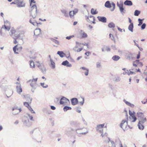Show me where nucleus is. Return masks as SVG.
Listing matches in <instances>:
<instances>
[{
  "mask_svg": "<svg viewBox=\"0 0 147 147\" xmlns=\"http://www.w3.org/2000/svg\"><path fill=\"white\" fill-rule=\"evenodd\" d=\"M37 80V78L33 79L32 80H30L27 81V82H30V85L32 87L31 89L32 92H34V90L36 88V82Z\"/></svg>",
  "mask_w": 147,
  "mask_h": 147,
  "instance_id": "f257e3e1",
  "label": "nucleus"
},
{
  "mask_svg": "<svg viewBox=\"0 0 147 147\" xmlns=\"http://www.w3.org/2000/svg\"><path fill=\"white\" fill-rule=\"evenodd\" d=\"M76 132L79 135L81 134L85 135L88 133V131L86 128L84 127H79L76 129Z\"/></svg>",
  "mask_w": 147,
  "mask_h": 147,
  "instance_id": "f03ea898",
  "label": "nucleus"
},
{
  "mask_svg": "<svg viewBox=\"0 0 147 147\" xmlns=\"http://www.w3.org/2000/svg\"><path fill=\"white\" fill-rule=\"evenodd\" d=\"M138 120L139 121L138 124L139 129L140 130L143 129L144 128V124L146 121V117L139 119Z\"/></svg>",
  "mask_w": 147,
  "mask_h": 147,
  "instance_id": "7ed1b4c3",
  "label": "nucleus"
},
{
  "mask_svg": "<svg viewBox=\"0 0 147 147\" xmlns=\"http://www.w3.org/2000/svg\"><path fill=\"white\" fill-rule=\"evenodd\" d=\"M31 132L33 134V136L34 137L39 138L41 137V133L38 128L34 129Z\"/></svg>",
  "mask_w": 147,
  "mask_h": 147,
  "instance_id": "20e7f679",
  "label": "nucleus"
},
{
  "mask_svg": "<svg viewBox=\"0 0 147 147\" xmlns=\"http://www.w3.org/2000/svg\"><path fill=\"white\" fill-rule=\"evenodd\" d=\"M86 20V21L89 23H91L92 22L93 24H95V17L92 16H85Z\"/></svg>",
  "mask_w": 147,
  "mask_h": 147,
  "instance_id": "39448f33",
  "label": "nucleus"
},
{
  "mask_svg": "<svg viewBox=\"0 0 147 147\" xmlns=\"http://www.w3.org/2000/svg\"><path fill=\"white\" fill-rule=\"evenodd\" d=\"M105 125V123L97 125L96 128V131L100 133H102L103 131V128Z\"/></svg>",
  "mask_w": 147,
  "mask_h": 147,
  "instance_id": "423d86ee",
  "label": "nucleus"
},
{
  "mask_svg": "<svg viewBox=\"0 0 147 147\" xmlns=\"http://www.w3.org/2000/svg\"><path fill=\"white\" fill-rule=\"evenodd\" d=\"M22 49V46L17 45L13 48V50L15 53L18 54V52H20Z\"/></svg>",
  "mask_w": 147,
  "mask_h": 147,
  "instance_id": "0eeeda50",
  "label": "nucleus"
},
{
  "mask_svg": "<svg viewBox=\"0 0 147 147\" xmlns=\"http://www.w3.org/2000/svg\"><path fill=\"white\" fill-rule=\"evenodd\" d=\"M16 90L17 92L19 94H20L22 92V89L21 85L20 82H16Z\"/></svg>",
  "mask_w": 147,
  "mask_h": 147,
  "instance_id": "6e6552de",
  "label": "nucleus"
},
{
  "mask_svg": "<svg viewBox=\"0 0 147 147\" xmlns=\"http://www.w3.org/2000/svg\"><path fill=\"white\" fill-rule=\"evenodd\" d=\"M117 5L119 7L120 11L122 14L123 15V14L125 12V10L123 7V5L122 3L119 4L118 2L117 3Z\"/></svg>",
  "mask_w": 147,
  "mask_h": 147,
  "instance_id": "1a4fd4ad",
  "label": "nucleus"
},
{
  "mask_svg": "<svg viewBox=\"0 0 147 147\" xmlns=\"http://www.w3.org/2000/svg\"><path fill=\"white\" fill-rule=\"evenodd\" d=\"M76 45L73 48V50L77 52H79L81 51L82 50L83 48H82L80 49H78V46L82 44V43H80L78 41H76Z\"/></svg>",
  "mask_w": 147,
  "mask_h": 147,
  "instance_id": "9d476101",
  "label": "nucleus"
},
{
  "mask_svg": "<svg viewBox=\"0 0 147 147\" xmlns=\"http://www.w3.org/2000/svg\"><path fill=\"white\" fill-rule=\"evenodd\" d=\"M12 114L13 115H15L20 113L22 110L21 108H18L17 107H15L12 109Z\"/></svg>",
  "mask_w": 147,
  "mask_h": 147,
  "instance_id": "9b49d317",
  "label": "nucleus"
},
{
  "mask_svg": "<svg viewBox=\"0 0 147 147\" xmlns=\"http://www.w3.org/2000/svg\"><path fill=\"white\" fill-rule=\"evenodd\" d=\"M4 25L3 26L7 31H9L10 29V23L7 20L4 21Z\"/></svg>",
  "mask_w": 147,
  "mask_h": 147,
  "instance_id": "f8f14e48",
  "label": "nucleus"
},
{
  "mask_svg": "<svg viewBox=\"0 0 147 147\" xmlns=\"http://www.w3.org/2000/svg\"><path fill=\"white\" fill-rule=\"evenodd\" d=\"M69 100L65 97L61 98L60 101V103L61 105H65L67 102H69Z\"/></svg>",
  "mask_w": 147,
  "mask_h": 147,
  "instance_id": "ddd939ff",
  "label": "nucleus"
},
{
  "mask_svg": "<svg viewBox=\"0 0 147 147\" xmlns=\"http://www.w3.org/2000/svg\"><path fill=\"white\" fill-rule=\"evenodd\" d=\"M16 2L18 7H24L25 6L24 4H23V2L22 1L16 0Z\"/></svg>",
  "mask_w": 147,
  "mask_h": 147,
  "instance_id": "4468645a",
  "label": "nucleus"
},
{
  "mask_svg": "<svg viewBox=\"0 0 147 147\" xmlns=\"http://www.w3.org/2000/svg\"><path fill=\"white\" fill-rule=\"evenodd\" d=\"M6 29L3 26H2L0 30V34L1 37H5L6 35Z\"/></svg>",
  "mask_w": 147,
  "mask_h": 147,
  "instance_id": "2eb2a0df",
  "label": "nucleus"
},
{
  "mask_svg": "<svg viewBox=\"0 0 147 147\" xmlns=\"http://www.w3.org/2000/svg\"><path fill=\"white\" fill-rule=\"evenodd\" d=\"M129 113L130 115L129 117V118L131 119H133V120L132 121V122H135L137 119V118L135 115L130 110L129 111Z\"/></svg>",
  "mask_w": 147,
  "mask_h": 147,
  "instance_id": "dca6fc26",
  "label": "nucleus"
},
{
  "mask_svg": "<svg viewBox=\"0 0 147 147\" xmlns=\"http://www.w3.org/2000/svg\"><path fill=\"white\" fill-rule=\"evenodd\" d=\"M127 124V122L126 120H123L120 124V126L121 128L123 129L126 128Z\"/></svg>",
  "mask_w": 147,
  "mask_h": 147,
  "instance_id": "f3484780",
  "label": "nucleus"
},
{
  "mask_svg": "<svg viewBox=\"0 0 147 147\" xmlns=\"http://www.w3.org/2000/svg\"><path fill=\"white\" fill-rule=\"evenodd\" d=\"M24 31H22L20 32L18 34H15V35L16 36L17 38L22 39L24 36Z\"/></svg>",
  "mask_w": 147,
  "mask_h": 147,
  "instance_id": "a211bd4d",
  "label": "nucleus"
},
{
  "mask_svg": "<svg viewBox=\"0 0 147 147\" xmlns=\"http://www.w3.org/2000/svg\"><path fill=\"white\" fill-rule=\"evenodd\" d=\"M132 54L131 53H126L125 56L127 59L128 60H132L134 57H132Z\"/></svg>",
  "mask_w": 147,
  "mask_h": 147,
  "instance_id": "6ab92c4d",
  "label": "nucleus"
},
{
  "mask_svg": "<svg viewBox=\"0 0 147 147\" xmlns=\"http://www.w3.org/2000/svg\"><path fill=\"white\" fill-rule=\"evenodd\" d=\"M97 18L99 21L103 23H106L107 22V19L104 17L98 16Z\"/></svg>",
  "mask_w": 147,
  "mask_h": 147,
  "instance_id": "aec40b11",
  "label": "nucleus"
},
{
  "mask_svg": "<svg viewBox=\"0 0 147 147\" xmlns=\"http://www.w3.org/2000/svg\"><path fill=\"white\" fill-rule=\"evenodd\" d=\"M137 115L138 117V119L145 117L143 113L140 112H138L137 113Z\"/></svg>",
  "mask_w": 147,
  "mask_h": 147,
  "instance_id": "412c9836",
  "label": "nucleus"
},
{
  "mask_svg": "<svg viewBox=\"0 0 147 147\" xmlns=\"http://www.w3.org/2000/svg\"><path fill=\"white\" fill-rule=\"evenodd\" d=\"M71 102L72 105H74L78 103V100L77 98H75L71 99Z\"/></svg>",
  "mask_w": 147,
  "mask_h": 147,
  "instance_id": "4be33fe9",
  "label": "nucleus"
},
{
  "mask_svg": "<svg viewBox=\"0 0 147 147\" xmlns=\"http://www.w3.org/2000/svg\"><path fill=\"white\" fill-rule=\"evenodd\" d=\"M62 65L69 67H71L72 66V65L69 63V62L67 60L63 61L62 63Z\"/></svg>",
  "mask_w": 147,
  "mask_h": 147,
  "instance_id": "5701e85b",
  "label": "nucleus"
},
{
  "mask_svg": "<svg viewBox=\"0 0 147 147\" xmlns=\"http://www.w3.org/2000/svg\"><path fill=\"white\" fill-rule=\"evenodd\" d=\"M80 69H82L84 71H85L84 72V74L85 76H87L88 75L89 72L88 69L84 67H82L80 68Z\"/></svg>",
  "mask_w": 147,
  "mask_h": 147,
  "instance_id": "b1692460",
  "label": "nucleus"
},
{
  "mask_svg": "<svg viewBox=\"0 0 147 147\" xmlns=\"http://www.w3.org/2000/svg\"><path fill=\"white\" fill-rule=\"evenodd\" d=\"M112 3L109 1H107L105 3V6L107 8H110L112 7Z\"/></svg>",
  "mask_w": 147,
  "mask_h": 147,
  "instance_id": "393cba45",
  "label": "nucleus"
},
{
  "mask_svg": "<svg viewBox=\"0 0 147 147\" xmlns=\"http://www.w3.org/2000/svg\"><path fill=\"white\" fill-rule=\"evenodd\" d=\"M41 33V30L40 28L36 29L34 31L35 35L38 36Z\"/></svg>",
  "mask_w": 147,
  "mask_h": 147,
  "instance_id": "a878e982",
  "label": "nucleus"
},
{
  "mask_svg": "<svg viewBox=\"0 0 147 147\" xmlns=\"http://www.w3.org/2000/svg\"><path fill=\"white\" fill-rule=\"evenodd\" d=\"M124 4L125 5L128 6H131L133 5L132 2L131 1L128 0H126L125 1Z\"/></svg>",
  "mask_w": 147,
  "mask_h": 147,
  "instance_id": "bb28decb",
  "label": "nucleus"
},
{
  "mask_svg": "<svg viewBox=\"0 0 147 147\" xmlns=\"http://www.w3.org/2000/svg\"><path fill=\"white\" fill-rule=\"evenodd\" d=\"M40 69L42 72L43 73H45L46 72V69L43 64H41V65L39 68Z\"/></svg>",
  "mask_w": 147,
  "mask_h": 147,
  "instance_id": "cd10ccee",
  "label": "nucleus"
},
{
  "mask_svg": "<svg viewBox=\"0 0 147 147\" xmlns=\"http://www.w3.org/2000/svg\"><path fill=\"white\" fill-rule=\"evenodd\" d=\"M134 24L133 23H131L128 27V30L131 32H133Z\"/></svg>",
  "mask_w": 147,
  "mask_h": 147,
  "instance_id": "c85d7f7f",
  "label": "nucleus"
},
{
  "mask_svg": "<svg viewBox=\"0 0 147 147\" xmlns=\"http://www.w3.org/2000/svg\"><path fill=\"white\" fill-rule=\"evenodd\" d=\"M62 13L63 14V15L65 17H68V12L65 9H62L61 10Z\"/></svg>",
  "mask_w": 147,
  "mask_h": 147,
  "instance_id": "c756f323",
  "label": "nucleus"
},
{
  "mask_svg": "<svg viewBox=\"0 0 147 147\" xmlns=\"http://www.w3.org/2000/svg\"><path fill=\"white\" fill-rule=\"evenodd\" d=\"M51 67L52 69H54L55 67V63L53 60L50 58Z\"/></svg>",
  "mask_w": 147,
  "mask_h": 147,
  "instance_id": "7c9ffc66",
  "label": "nucleus"
},
{
  "mask_svg": "<svg viewBox=\"0 0 147 147\" xmlns=\"http://www.w3.org/2000/svg\"><path fill=\"white\" fill-rule=\"evenodd\" d=\"M24 124L28 127H29L31 125V123L29 122L28 119L25 120L24 122Z\"/></svg>",
  "mask_w": 147,
  "mask_h": 147,
  "instance_id": "2f4dec72",
  "label": "nucleus"
},
{
  "mask_svg": "<svg viewBox=\"0 0 147 147\" xmlns=\"http://www.w3.org/2000/svg\"><path fill=\"white\" fill-rule=\"evenodd\" d=\"M57 54L59 55L61 57H63L65 55V54L62 51H58L57 52Z\"/></svg>",
  "mask_w": 147,
  "mask_h": 147,
  "instance_id": "473e14b6",
  "label": "nucleus"
},
{
  "mask_svg": "<svg viewBox=\"0 0 147 147\" xmlns=\"http://www.w3.org/2000/svg\"><path fill=\"white\" fill-rule=\"evenodd\" d=\"M15 30L13 28H12L9 32V35L12 37H13V34H15Z\"/></svg>",
  "mask_w": 147,
  "mask_h": 147,
  "instance_id": "72a5a7b5",
  "label": "nucleus"
},
{
  "mask_svg": "<svg viewBox=\"0 0 147 147\" xmlns=\"http://www.w3.org/2000/svg\"><path fill=\"white\" fill-rule=\"evenodd\" d=\"M120 57L118 55H114L112 57V59L113 60L115 61H117L118 60L120 59Z\"/></svg>",
  "mask_w": 147,
  "mask_h": 147,
  "instance_id": "f704fd0d",
  "label": "nucleus"
},
{
  "mask_svg": "<svg viewBox=\"0 0 147 147\" xmlns=\"http://www.w3.org/2000/svg\"><path fill=\"white\" fill-rule=\"evenodd\" d=\"M29 63L30 67L31 68H34L35 66V64L34 62L32 61H30Z\"/></svg>",
  "mask_w": 147,
  "mask_h": 147,
  "instance_id": "c9c22d12",
  "label": "nucleus"
},
{
  "mask_svg": "<svg viewBox=\"0 0 147 147\" xmlns=\"http://www.w3.org/2000/svg\"><path fill=\"white\" fill-rule=\"evenodd\" d=\"M136 63L137 64V65L140 67H142L143 64L142 63L139 61V60H137L135 61Z\"/></svg>",
  "mask_w": 147,
  "mask_h": 147,
  "instance_id": "e433bc0d",
  "label": "nucleus"
},
{
  "mask_svg": "<svg viewBox=\"0 0 147 147\" xmlns=\"http://www.w3.org/2000/svg\"><path fill=\"white\" fill-rule=\"evenodd\" d=\"M123 101L128 106L132 107V106H134V105L130 103L129 102L126 101L125 99H124L123 100Z\"/></svg>",
  "mask_w": 147,
  "mask_h": 147,
  "instance_id": "4c0bfd02",
  "label": "nucleus"
},
{
  "mask_svg": "<svg viewBox=\"0 0 147 147\" xmlns=\"http://www.w3.org/2000/svg\"><path fill=\"white\" fill-rule=\"evenodd\" d=\"M108 27L109 28H114L115 26V24L113 22H111L109 23L108 25Z\"/></svg>",
  "mask_w": 147,
  "mask_h": 147,
  "instance_id": "58836bf2",
  "label": "nucleus"
},
{
  "mask_svg": "<svg viewBox=\"0 0 147 147\" xmlns=\"http://www.w3.org/2000/svg\"><path fill=\"white\" fill-rule=\"evenodd\" d=\"M98 12L96 11V10H94L93 8H92L91 10V13L93 15H95L97 14Z\"/></svg>",
  "mask_w": 147,
  "mask_h": 147,
  "instance_id": "ea45409f",
  "label": "nucleus"
},
{
  "mask_svg": "<svg viewBox=\"0 0 147 147\" xmlns=\"http://www.w3.org/2000/svg\"><path fill=\"white\" fill-rule=\"evenodd\" d=\"M81 99H82V101H80L79 102V103L81 106L83 105L84 102V98L82 96H81Z\"/></svg>",
  "mask_w": 147,
  "mask_h": 147,
  "instance_id": "a19ab883",
  "label": "nucleus"
},
{
  "mask_svg": "<svg viewBox=\"0 0 147 147\" xmlns=\"http://www.w3.org/2000/svg\"><path fill=\"white\" fill-rule=\"evenodd\" d=\"M13 93V91L11 90H10L9 92L7 93V94H6L7 97L8 98Z\"/></svg>",
  "mask_w": 147,
  "mask_h": 147,
  "instance_id": "79ce46f5",
  "label": "nucleus"
},
{
  "mask_svg": "<svg viewBox=\"0 0 147 147\" xmlns=\"http://www.w3.org/2000/svg\"><path fill=\"white\" fill-rule=\"evenodd\" d=\"M71 107L67 106H65L63 108V110L64 111H66L68 110H71Z\"/></svg>",
  "mask_w": 147,
  "mask_h": 147,
  "instance_id": "37998d69",
  "label": "nucleus"
},
{
  "mask_svg": "<svg viewBox=\"0 0 147 147\" xmlns=\"http://www.w3.org/2000/svg\"><path fill=\"white\" fill-rule=\"evenodd\" d=\"M140 13V11L136 10L135 11L134 13V15L136 16H138Z\"/></svg>",
  "mask_w": 147,
  "mask_h": 147,
  "instance_id": "c03bdc74",
  "label": "nucleus"
},
{
  "mask_svg": "<svg viewBox=\"0 0 147 147\" xmlns=\"http://www.w3.org/2000/svg\"><path fill=\"white\" fill-rule=\"evenodd\" d=\"M81 35L82 38H86L87 37V34L82 31H81Z\"/></svg>",
  "mask_w": 147,
  "mask_h": 147,
  "instance_id": "a18cd8bd",
  "label": "nucleus"
},
{
  "mask_svg": "<svg viewBox=\"0 0 147 147\" xmlns=\"http://www.w3.org/2000/svg\"><path fill=\"white\" fill-rule=\"evenodd\" d=\"M144 19H141L140 18H139L138 19V21L139 22V24H138V26H140L142 24L143 21L144 20Z\"/></svg>",
  "mask_w": 147,
  "mask_h": 147,
  "instance_id": "49530a36",
  "label": "nucleus"
},
{
  "mask_svg": "<svg viewBox=\"0 0 147 147\" xmlns=\"http://www.w3.org/2000/svg\"><path fill=\"white\" fill-rule=\"evenodd\" d=\"M129 73H128V75H130L131 74H133L134 75L136 74V71H129Z\"/></svg>",
  "mask_w": 147,
  "mask_h": 147,
  "instance_id": "de8ad7c7",
  "label": "nucleus"
},
{
  "mask_svg": "<svg viewBox=\"0 0 147 147\" xmlns=\"http://www.w3.org/2000/svg\"><path fill=\"white\" fill-rule=\"evenodd\" d=\"M96 67L98 68L101 67V65L100 62H98L96 63Z\"/></svg>",
  "mask_w": 147,
  "mask_h": 147,
  "instance_id": "09e8293b",
  "label": "nucleus"
},
{
  "mask_svg": "<svg viewBox=\"0 0 147 147\" xmlns=\"http://www.w3.org/2000/svg\"><path fill=\"white\" fill-rule=\"evenodd\" d=\"M78 10L77 8L75 9L73 11H71L73 12L74 15H76L78 12Z\"/></svg>",
  "mask_w": 147,
  "mask_h": 147,
  "instance_id": "8fccbe9b",
  "label": "nucleus"
},
{
  "mask_svg": "<svg viewBox=\"0 0 147 147\" xmlns=\"http://www.w3.org/2000/svg\"><path fill=\"white\" fill-rule=\"evenodd\" d=\"M51 40L52 41H53V42H55V44H56L57 45H59V42L57 40H55L54 39H51Z\"/></svg>",
  "mask_w": 147,
  "mask_h": 147,
  "instance_id": "3c124183",
  "label": "nucleus"
},
{
  "mask_svg": "<svg viewBox=\"0 0 147 147\" xmlns=\"http://www.w3.org/2000/svg\"><path fill=\"white\" fill-rule=\"evenodd\" d=\"M41 64L42 63L40 64V63L38 61H36L35 62V65L37 67H38L39 68L41 66Z\"/></svg>",
  "mask_w": 147,
  "mask_h": 147,
  "instance_id": "603ef678",
  "label": "nucleus"
},
{
  "mask_svg": "<svg viewBox=\"0 0 147 147\" xmlns=\"http://www.w3.org/2000/svg\"><path fill=\"white\" fill-rule=\"evenodd\" d=\"M13 38L14 39L13 41V43L15 44H16L18 43L17 41L16 40V39L18 38H17L16 35H14V36L13 37Z\"/></svg>",
  "mask_w": 147,
  "mask_h": 147,
  "instance_id": "864d4df0",
  "label": "nucleus"
},
{
  "mask_svg": "<svg viewBox=\"0 0 147 147\" xmlns=\"http://www.w3.org/2000/svg\"><path fill=\"white\" fill-rule=\"evenodd\" d=\"M41 85L44 88H46L48 87V85L47 84H45L44 83H40Z\"/></svg>",
  "mask_w": 147,
  "mask_h": 147,
  "instance_id": "5fc2aeb1",
  "label": "nucleus"
},
{
  "mask_svg": "<svg viewBox=\"0 0 147 147\" xmlns=\"http://www.w3.org/2000/svg\"><path fill=\"white\" fill-rule=\"evenodd\" d=\"M109 38H111L112 40H113L115 42V38L111 34H110L109 35Z\"/></svg>",
  "mask_w": 147,
  "mask_h": 147,
  "instance_id": "6e6d98bb",
  "label": "nucleus"
},
{
  "mask_svg": "<svg viewBox=\"0 0 147 147\" xmlns=\"http://www.w3.org/2000/svg\"><path fill=\"white\" fill-rule=\"evenodd\" d=\"M24 105L26 107H27L28 108V107H30L28 103V102H24Z\"/></svg>",
  "mask_w": 147,
  "mask_h": 147,
  "instance_id": "4d7b16f0",
  "label": "nucleus"
},
{
  "mask_svg": "<svg viewBox=\"0 0 147 147\" xmlns=\"http://www.w3.org/2000/svg\"><path fill=\"white\" fill-rule=\"evenodd\" d=\"M28 109L32 113H35V111L32 109L30 106L28 107Z\"/></svg>",
  "mask_w": 147,
  "mask_h": 147,
  "instance_id": "13d9d810",
  "label": "nucleus"
},
{
  "mask_svg": "<svg viewBox=\"0 0 147 147\" xmlns=\"http://www.w3.org/2000/svg\"><path fill=\"white\" fill-rule=\"evenodd\" d=\"M146 26V24L145 23H144L142 24L141 26V28L142 30L144 29Z\"/></svg>",
  "mask_w": 147,
  "mask_h": 147,
  "instance_id": "bf43d9fd",
  "label": "nucleus"
},
{
  "mask_svg": "<svg viewBox=\"0 0 147 147\" xmlns=\"http://www.w3.org/2000/svg\"><path fill=\"white\" fill-rule=\"evenodd\" d=\"M69 15L71 18L73 17L74 15V13H73L72 11H71L69 12Z\"/></svg>",
  "mask_w": 147,
  "mask_h": 147,
  "instance_id": "052dcab7",
  "label": "nucleus"
},
{
  "mask_svg": "<svg viewBox=\"0 0 147 147\" xmlns=\"http://www.w3.org/2000/svg\"><path fill=\"white\" fill-rule=\"evenodd\" d=\"M28 116V117H29V118L30 119V120H32V121H33V117L32 115H30V114H27Z\"/></svg>",
  "mask_w": 147,
  "mask_h": 147,
  "instance_id": "680f3d73",
  "label": "nucleus"
},
{
  "mask_svg": "<svg viewBox=\"0 0 147 147\" xmlns=\"http://www.w3.org/2000/svg\"><path fill=\"white\" fill-rule=\"evenodd\" d=\"M74 37V35H71V36H67L66 37V38L67 39L69 40L71 38H73Z\"/></svg>",
  "mask_w": 147,
  "mask_h": 147,
  "instance_id": "e2e57ef3",
  "label": "nucleus"
},
{
  "mask_svg": "<svg viewBox=\"0 0 147 147\" xmlns=\"http://www.w3.org/2000/svg\"><path fill=\"white\" fill-rule=\"evenodd\" d=\"M101 134V136L102 137V138H103L104 136H107L108 135V134L107 133H105L104 134H103V133Z\"/></svg>",
  "mask_w": 147,
  "mask_h": 147,
  "instance_id": "0e129e2a",
  "label": "nucleus"
},
{
  "mask_svg": "<svg viewBox=\"0 0 147 147\" xmlns=\"http://www.w3.org/2000/svg\"><path fill=\"white\" fill-rule=\"evenodd\" d=\"M112 5H113V8L111 9V11H114L115 9V4L113 2L112 3Z\"/></svg>",
  "mask_w": 147,
  "mask_h": 147,
  "instance_id": "69168bd1",
  "label": "nucleus"
},
{
  "mask_svg": "<svg viewBox=\"0 0 147 147\" xmlns=\"http://www.w3.org/2000/svg\"><path fill=\"white\" fill-rule=\"evenodd\" d=\"M129 70H126V71H125L123 73V74L124 75H126L127 74L128 75V73H129Z\"/></svg>",
  "mask_w": 147,
  "mask_h": 147,
  "instance_id": "338daca9",
  "label": "nucleus"
},
{
  "mask_svg": "<svg viewBox=\"0 0 147 147\" xmlns=\"http://www.w3.org/2000/svg\"><path fill=\"white\" fill-rule=\"evenodd\" d=\"M31 24L34 26L38 25V23L35 21L34 22H32Z\"/></svg>",
  "mask_w": 147,
  "mask_h": 147,
  "instance_id": "774afa93",
  "label": "nucleus"
}]
</instances>
